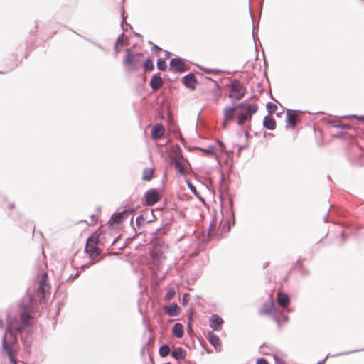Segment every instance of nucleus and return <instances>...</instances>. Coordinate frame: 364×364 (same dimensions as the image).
<instances>
[{
    "instance_id": "obj_1",
    "label": "nucleus",
    "mask_w": 364,
    "mask_h": 364,
    "mask_svg": "<svg viewBox=\"0 0 364 364\" xmlns=\"http://www.w3.org/2000/svg\"><path fill=\"white\" fill-rule=\"evenodd\" d=\"M20 307L22 309L21 320L18 321L16 318H13L8 315L6 331L2 338V350L7 355L12 364H18L16 360L18 350L17 335L23 329L31 325V317L28 312V306L22 304Z\"/></svg>"
},
{
    "instance_id": "obj_2",
    "label": "nucleus",
    "mask_w": 364,
    "mask_h": 364,
    "mask_svg": "<svg viewBox=\"0 0 364 364\" xmlns=\"http://www.w3.org/2000/svg\"><path fill=\"white\" fill-rule=\"evenodd\" d=\"M141 53H133L129 48H127L122 61L124 69L128 72L139 70L141 65Z\"/></svg>"
},
{
    "instance_id": "obj_3",
    "label": "nucleus",
    "mask_w": 364,
    "mask_h": 364,
    "mask_svg": "<svg viewBox=\"0 0 364 364\" xmlns=\"http://www.w3.org/2000/svg\"><path fill=\"white\" fill-rule=\"evenodd\" d=\"M258 110L257 104H247L243 108H240L237 112L236 120L237 124L240 126L244 124L246 121L252 119V117Z\"/></svg>"
},
{
    "instance_id": "obj_4",
    "label": "nucleus",
    "mask_w": 364,
    "mask_h": 364,
    "mask_svg": "<svg viewBox=\"0 0 364 364\" xmlns=\"http://www.w3.org/2000/svg\"><path fill=\"white\" fill-rule=\"evenodd\" d=\"M228 87L230 91V98L239 100L245 96L246 89L239 80H234L231 81L228 85Z\"/></svg>"
},
{
    "instance_id": "obj_5",
    "label": "nucleus",
    "mask_w": 364,
    "mask_h": 364,
    "mask_svg": "<svg viewBox=\"0 0 364 364\" xmlns=\"http://www.w3.org/2000/svg\"><path fill=\"white\" fill-rule=\"evenodd\" d=\"M168 249V245L164 242H159L154 244L150 254L152 259L155 261L161 262L165 259L164 254Z\"/></svg>"
},
{
    "instance_id": "obj_6",
    "label": "nucleus",
    "mask_w": 364,
    "mask_h": 364,
    "mask_svg": "<svg viewBox=\"0 0 364 364\" xmlns=\"http://www.w3.org/2000/svg\"><path fill=\"white\" fill-rule=\"evenodd\" d=\"M85 252L89 255L90 259H95L101 252L98 247V240L95 237H89L85 246Z\"/></svg>"
},
{
    "instance_id": "obj_7",
    "label": "nucleus",
    "mask_w": 364,
    "mask_h": 364,
    "mask_svg": "<svg viewBox=\"0 0 364 364\" xmlns=\"http://www.w3.org/2000/svg\"><path fill=\"white\" fill-rule=\"evenodd\" d=\"M245 105L246 102H241L235 107H226L223 110V119L225 121L233 120L239 109L243 108Z\"/></svg>"
},
{
    "instance_id": "obj_8",
    "label": "nucleus",
    "mask_w": 364,
    "mask_h": 364,
    "mask_svg": "<svg viewBox=\"0 0 364 364\" xmlns=\"http://www.w3.org/2000/svg\"><path fill=\"white\" fill-rule=\"evenodd\" d=\"M144 198L146 205L152 206L160 200V195L156 189L152 188L145 193Z\"/></svg>"
},
{
    "instance_id": "obj_9",
    "label": "nucleus",
    "mask_w": 364,
    "mask_h": 364,
    "mask_svg": "<svg viewBox=\"0 0 364 364\" xmlns=\"http://www.w3.org/2000/svg\"><path fill=\"white\" fill-rule=\"evenodd\" d=\"M185 163H188V161L181 155H177L173 159L174 166L180 176L186 173Z\"/></svg>"
},
{
    "instance_id": "obj_10",
    "label": "nucleus",
    "mask_w": 364,
    "mask_h": 364,
    "mask_svg": "<svg viewBox=\"0 0 364 364\" xmlns=\"http://www.w3.org/2000/svg\"><path fill=\"white\" fill-rule=\"evenodd\" d=\"M223 320L217 314H213L210 318V326L213 331H220Z\"/></svg>"
},
{
    "instance_id": "obj_11",
    "label": "nucleus",
    "mask_w": 364,
    "mask_h": 364,
    "mask_svg": "<svg viewBox=\"0 0 364 364\" xmlns=\"http://www.w3.org/2000/svg\"><path fill=\"white\" fill-rule=\"evenodd\" d=\"M183 85L190 89L193 90L197 84V80L193 73H190L182 79Z\"/></svg>"
},
{
    "instance_id": "obj_12",
    "label": "nucleus",
    "mask_w": 364,
    "mask_h": 364,
    "mask_svg": "<svg viewBox=\"0 0 364 364\" xmlns=\"http://www.w3.org/2000/svg\"><path fill=\"white\" fill-rule=\"evenodd\" d=\"M170 65L176 72L183 73L186 70L185 63L181 58H173L171 60Z\"/></svg>"
},
{
    "instance_id": "obj_13",
    "label": "nucleus",
    "mask_w": 364,
    "mask_h": 364,
    "mask_svg": "<svg viewBox=\"0 0 364 364\" xmlns=\"http://www.w3.org/2000/svg\"><path fill=\"white\" fill-rule=\"evenodd\" d=\"M164 135V127L161 124H155L151 130V136L154 139H161Z\"/></svg>"
},
{
    "instance_id": "obj_14",
    "label": "nucleus",
    "mask_w": 364,
    "mask_h": 364,
    "mask_svg": "<svg viewBox=\"0 0 364 364\" xmlns=\"http://www.w3.org/2000/svg\"><path fill=\"white\" fill-rule=\"evenodd\" d=\"M48 281V275L46 273L43 274L41 278L39 281V290L44 295L45 293L48 291L50 287L47 283Z\"/></svg>"
},
{
    "instance_id": "obj_15",
    "label": "nucleus",
    "mask_w": 364,
    "mask_h": 364,
    "mask_svg": "<svg viewBox=\"0 0 364 364\" xmlns=\"http://www.w3.org/2000/svg\"><path fill=\"white\" fill-rule=\"evenodd\" d=\"M298 115L295 112H289L287 113V126H289L291 128L294 129L297 123Z\"/></svg>"
},
{
    "instance_id": "obj_16",
    "label": "nucleus",
    "mask_w": 364,
    "mask_h": 364,
    "mask_svg": "<svg viewBox=\"0 0 364 364\" xmlns=\"http://www.w3.org/2000/svg\"><path fill=\"white\" fill-rule=\"evenodd\" d=\"M209 342L214 346L216 350H220L221 343L219 337L213 333H209L208 334Z\"/></svg>"
},
{
    "instance_id": "obj_17",
    "label": "nucleus",
    "mask_w": 364,
    "mask_h": 364,
    "mask_svg": "<svg viewBox=\"0 0 364 364\" xmlns=\"http://www.w3.org/2000/svg\"><path fill=\"white\" fill-rule=\"evenodd\" d=\"M164 311L168 316H177L179 312V307L176 303H172L165 308Z\"/></svg>"
},
{
    "instance_id": "obj_18",
    "label": "nucleus",
    "mask_w": 364,
    "mask_h": 364,
    "mask_svg": "<svg viewBox=\"0 0 364 364\" xmlns=\"http://www.w3.org/2000/svg\"><path fill=\"white\" fill-rule=\"evenodd\" d=\"M277 301L282 307L285 308L289 304V297L287 294L279 292L277 294Z\"/></svg>"
},
{
    "instance_id": "obj_19",
    "label": "nucleus",
    "mask_w": 364,
    "mask_h": 364,
    "mask_svg": "<svg viewBox=\"0 0 364 364\" xmlns=\"http://www.w3.org/2000/svg\"><path fill=\"white\" fill-rule=\"evenodd\" d=\"M163 85V81L161 77L157 75H154L150 81V86L153 90H157L159 89Z\"/></svg>"
},
{
    "instance_id": "obj_20",
    "label": "nucleus",
    "mask_w": 364,
    "mask_h": 364,
    "mask_svg": "<svg viewBox=\"0 0 364 364\" xmlns=\"http://www.w3.org/2000/svg\"><path fill=\"white\" fill-rule=\"evenodd\" d=\"M186 355V350L182 348L178 347L174 348L171 352V356L176 360H183L185 358Z\"/></svg>"
},
{
    "instance_id": "obj_21",
    "label": "nucleus",
    "mask_w": 364,
    "mask_h": 364,
    "mask_svg": "<svg viewBox=\"0 0 364 364\" xmlns=\"http://www.w3.org/2000/svg\"><path fill=\"white\" fill-rule=\"evenodd\" d=\"M172 332L177 338H182L184 334L183 326L180 323H175L173 326Z\"/></svg>"
},
{
    "instance_id": "obj_22",
    "label": "nucleus",
    "mask_w": 364,
    "mask_h": 364,
    "mask_svg": "<svg viewBox=\"0 0 364 364\" xmlns=\"http://www.w3.org/2000/svg\"><path fill=\"white\" fill-rule=\"evenodd\" d=\"M263 125L267 129L269 130H273L276 127V122L274 119L266 116L264 117L263 120Z\"/></svg>"
},
{
    "instance_id": "obj_23",
    "label": "nucleus",
    "mask_w": 364,
    "mask_h": 364,
    "mask_svg": "<svg viewBox=\"0 0 364 364\" xmlns=\"http://www.w3.org/2000/svg\"><path fill=\"white\" fill-rule=\"evenodd\" d=\"M220 234H223L224 232H227L228 231L230 230V222L229 220H227L224 222H221L220 225Z\"/></svg>"
},
{
    "instance_id": "obj_24",
    "label": "nucleus",
    "mask_w": 364,
    "mask_h": 364,
    "mask_svg": "<svg viewBox=\"0 0 364 364\" xmlns=\"http://www.w3.org/2000/svg\"><path fill=\"white\" fill-rule=\"evenodd\" d=\"M154 170L151 168H146L144 170L142 179L149 181L153 178Z\"/></svg>"
},
{
    "instance_id": "obj_25",
    "label": "nucleus",
    "mask_w": 364,
    "mask_h": 364,
    "mask_svg": "<svg viewBox=\"0 0 364 364\" xmlns=\"http://www.w3.org/2000/svg\"><path fill=\"white\" fill-rule=\"evenodd\" d=\"M126 215H127V212L123 211V212L119 213L116 215H114L112 218L114 223H119L122 221V220L124 219V218Z\"/></svg>"
},
{
    "instance_id": "obj_26",
    "label": "nucleus",
    "mask_w": 364,
    "mask_h": 364,
    "mask_svg": "<svg viewBox=\"0 0 364 364\" xmlns=\"http://www.w3.org/2000/svg\"><path fill=\"white\" fill-rule=\"evenodd\" d=\"M159 353L161 357H166L170 353V348L168 345H163L160 347Z\"/></svg>"
},
{
    "instance_id": "obj_27",
    "label": "nucleus",
    "mask_w": 364,
    "mask_h": 364,
    "mask_svg": "<svg viewBox=\"0 0 364 364\" xmlns=\"http://www.w3.org/2000/svg\"><path fill=\"white\" fill-rule=\"evenodd\" d=\"M201 70H203L204 73L207 74H218L220 73V70L219 69L216 68H208L203 66H198Z\"/></svg>"
},
{
    "instance_id": "obj_28",
    "label": "nucleus",
    "mask_w": 364,
    "mask_h": 364,
    "mask_svg": "<svg viewBox=\"0 0 364 364\" xmlns=\"http://www.w3.org/2000/svg\"><path fill=\"white\" fill-rule=\"evenodd\" d=\"M144 71H151L154 69V64L151 59L148 58L144 63Z\"/></svg>"
},
{
    "instance_id": "obj_29",
    "label": "nucleus",
    "mask_w": 364,
    "mask_h": 364,
    "mask_svg": "<svg viewBox=\"0 0 364 364\" xmlns=\"http://www.w3.org/2000/svg\"><path fill=\"white\" fill-rule=\"evenodd\" d=\"M273 306L270 304H264L262 309L260 310L261 314H269L272 312Z\"/></svg>"
},
{
    "instance_id": "obj_30",
    "label": "nucleus",
    "mask_w": 364,
    "mask_h": 364,
    "mask_svg": "<svg viewBox=\"0 0 364 364\" xmlns=\"http://www.w3.org/2000/svg\"><path fill=\"white\" fill-rule=\"evenodd\" d=\"M157 68L159 70L164 71L167 68L166 63L161 59H159L157 60Z\"/></svg>"
},
{
    "instance_id": "obj_31",
    "label": "nucleus",
    "mask_w": 364,
    "mask_h": 364,
    "mask_svg": "<svg viewBox=\"0 0 364 364\" xmlns=\"http://www.w3.org/2000/svg\"><path fill=\"white\" fill-rule=\"evenodd\" d=\"M175 294H176V291L173 289H169L165 295V300L169 301L171 299H172L174 296Z\"/></svg>"
},
{
    "instance_id": "obj_32",
    "label": "nucleus",
    "mask_w": 364,
    "mask_h": 364,
    "mask_svg": "<svg viewBox=\"0 0 364 364\" xmlns=\"http://www.w3.org/2000/svg\"><path fill=\"white\" fill-rule=\"evenodd\" d=\"M186 183H187V186L188 187V188L190 189V191L196 196H198V193L197 192V190L196 188V187L190 182L189 180H186Z\"/></svg>"
},
{
    "instance_id": "obj_33",
    "label": "nucleus",
    "mask_w": 364,
    "mask_h": 364,
    "mask_svg": "<svg viewBox=\"0 0 364 364\" xmlns=\"http://www.w3.org/2000/svg\"><path fill=\"white\" fill-rule=\"evenodd\" d=\"M215 226L216 225L215 224V222H212L211 224L209 226V228H208V237H213V232L215 229Z\"/></svg>"
},
{
    "instance_id": "obj_34",
    "label": "nucleus",
    "mask_w": 364,
    "mask_h": 364,
    "mask_svg": "<svg viewBox=\"0 0 364 364\" xmlns=\"http://www.w3.org/2000/svg\"><path fill=\"white\" fill-rule=\"evenodd\" d=\"M267 108L268 109V112L269 113H272V112H274L277 108V105L272 103V102H269L267 104Z\"/></svg>"
},
{
    "instance_id": "obj_35",
    "label": "nucleus",
    "mask_w": 364,
    "mask_h": 364,
    "mask_svg": "<svg viewBox=\"0 0 364 364\" xmlns=\"http://www.w3.org/2000/svg\"><path fill=\"white\" fill-rule=\"evenodd\" d=\"M124 33H121L117 39V41H116V43H115V48H117V47H118L119 46H122V43H123V41H124Z\"/></svg>"
},
{
    "instance_id": "obj_36",
    "label": "nucleus",
    "mask_w": 364,
    "mask_h": 364,
    "mask_svg": "<svg viewBox=\"0 0 364 364\" xmlns=\"http://www.w3.org/2000/svg\"><path fill=\"white\" fill-rule=\"evenodd\" d=\"M202 150L208 155H212L215 154V148L213 146H209L207 149H203Z\"/></svg>"
},
{
    "instance_id": "obj_37",
    "label": "nucleus",
    "mask_w": 364,
    "mask_h": 364,
    "mask_svg": "<svg viewBox=\"0 0 364 364\" xmlns=\"http://www.w3.org/2000/svg\"><path fill=\"white\" fill-rule=\"evenodd\" d=\"M190 299V295L188 294H184L182 298V305L186 306Z\"/></svg>"
},
{
    "instance_id": "obj_38",
    "label": "nucleus",
    "mask_w": 364,
    "mask_h": 364,
    "mask_svg": "<svg viewBox=\"0 0 364 364\" xmlns=\"http://www.w3.org/2000/svg\"><path fill=\"white\" fill-rule=\"evenodd\" d=\"M144 221V218L140 215V216H138L136 219V223L138 225H140L141 223Z\"/></svg>"
},
{
    "instance_id": "obj_39",
    "label": "nucleus",
    "mask_w": 364,
    "mask_h": 364,
    "mask_svg": "<svg viewBox=\"0 0 364 364\" xmlns=\"http://www.w3.org/2000/svg\"><path fill=\"white\" fill-rule=\"evenodd\" d=\"M257 364H269L266 359L259 358L257 361Z\"/></svg>"
},
{
    "instance_id": "obj_40",
    "label": "nucleus",
    "mask_w": 364,
    "mask_h": 364,
    "mask_svg": "<svg viewBox=\"0 0 364 364\" xmlns=\"http://www.w3.org/2000/svg\"><path fill=\"white\" fill-rule=\"evenodd\" d=\"M229 121H225V119H223V122H222V127L224 128V129H226L228 127V122Z\"/></svg>"
},
{
    "instance_id": "obj_41",
    "label": "nucleus",
    "mask_w": 364,
    "mask_h": 364,
    "mask_svg": "<svg viewBox=\"0 0 364 364\" xmlns=\"http://www.w3.org/2000/svg\"><path fill=\"white\" fill-rule=\"evenodd\" d=\"M275 360H276L277 364H284V362L281 359H279L277 357H275Z\"/></svg>"
},
{
    "instance_id": "obj_42",
    "label": "nucleus",
    "mask_w": 364,
    "mask_h": 364,
    "mask_svg": "<svg viewBox=\"0 0 364 364\" xmlns=\"http://www.w3.org/2000/svg\"><path fill=\"white\" fill-rule=\"evenodd\" d=\"M217 141H218V144L220 145L221 150H223V146H224L223 143L220 140H218Z\"/></svg>"
},
{
    "instance_id": "obj_43",
    "label": "nucleus",
    "mask_w": 364,
    "mask_h": 364,
    "mask_svg": "<svg viewBox=\"0 0 364 364\" xmlns=\"http://www.w3.org/2000/svg\"><path fill=\"white\" fill-rule=\"evenodd\" d=\"M154 49H156V50H161V48L158 47L156 45H154L153 46V49L152 50H154Z\"/></svg>"
},
{
    "instance_id": "obj_44",
    "label": "nucleus",
    "mask_w": 364,
    "mask_h": 364,
    "mask_svg": "<svg viewBox=\"0 0 364 364\" xmlns=\"http://www.w3.org/2000/svg\"><path fill=\"white\" fill-rule=\"evenodd\" d=\"M328 355L321 361L318 362L317 364H324L326 360L327 359Z\"/></svg>"
},
{
    "instance_id": "obj_45",
    "label": "nucleus",
    "mask_w": 364,
    "mask_h": 364,
    "mask_svg": "<svg viewBox=\"0 0 364 364\" xmlns=\"http://www.w3.org/2000/svg\"><path fill=\"white\" fill-rule=\"evenodd\" d=\"M170 55H171V53H170V52L166 51V54H165V56H166V58H169V57H170Z\"/></svg>"
},
{
    "instance_id": "obj_46",
    "label": "nucleus",
    "mask_w": 364,
    "mask_h": 364,
    "mask_svg": "<svg viewBox=\"0 0 364 364\" xmlns=\"http://www.w3.org/2000/svg\"><path fill=\"white\" fill-rule=\"evenodd\" d=\"M4 326L3 320L0 319V328H2Z\"/></svg>"
},
{
    "instance_id": "obj_47",
    "label": "nucleus",
    "mask_w": 364,
    "mask_h": 364,
    "mask_svg": "<svg viewBox=\"0 0 364 364\" xmlns=\"http://www.w3.org/2000/svg\"><path fill=\"white\" fill-rule=\"evenodd\" d=\"M28 300H29V302L31 303L33 300V297L31 295L29 296V298H28Z\"/></svg>"
},
{
    "instance_id": "obj_48",
    "label": "nucleus",
    "mask_w": 364,
    "mask_h": 364,
    "mask_svg": "<svg viewBox=\"0 0 364 364\" xmlns=\"http://www.w3.org/2000/svg\"><path fill=\"white\" fill-rule=\"evenodd\" d=\"M342 127L343 128H349V126L348 125H343Z\"/></svg>"
},
{
    "instance_id": "obj_49",
    "label": "nucleus",
    "mask_w": 364,
    "mask_h": 364,
    "mask_svg": "<svg viewBox=\"0 0 364 364\" xmlns=\"http://www.w3.org/2000/svg\"><path fill=\"white\" fill-rule=\"evenodd\" d=\"M115 50H116L117 53L119 52L118 47H117V48H115Z\"/></svg>"
},
{
    "instance_id": "obj_50",
    "label": "nucleus",
    "mask_w": 364,
    "mask_h": 364,
    "mask_svg": "<svg viewBox=\"0 0 364 364\" xmlns=\"http://www.w3.org/2000/svg\"><path fill=\"white\" fill-rule=\"evenodd\" d=\"M359 118L364 119V116H360V117H359Z\"/></svg>"
},
{
    "instance_id": "obj_51",
    "label": "nucleus",
    "mask_w": 364,
    "mask_h": 364,
    "mask_svg": "<svg viewBox=\"0 0 364 364\" xmlns=\"http://www.w3.org/2000/svg\"><path fill=\"white\" fill-rule=\"evenodd\" d=\"M124 9L122 8V15H124Z\"/></svg>"
},
{
    "instance_id": "obj_52",
    "label": "nucleus",
    "mask_w": 364,
    "mask_h": 364,
    "mask_svg": "<svg viewBox=\"0 0 364 364\" xmlns=\"http://www.w3.org/2000/svg\"><path fill=\"white\" fill-rule=\"evenodd\" d=\"M277 323H279V318H277Z\"/></svg>"
},
{
    "instance_id": "obj_53",
    "label": "nucleus",
    "mask_w": 364,
    "mask_h": 364,
    "mask_svg": "<svg viewBox=\"0 0 364 364\" xmlns=\"http://www.w3.org/2000/svg\"><path fill=\"white\" fill-rule=\"evenodd\" d=\"M324 220L325 222H327V218H325Z\"/></svg>"
},
{
    "instance_id": "obj_54",
    "label": "nucleus",
    "mask_w": 364,
    "mask_h": 364,
    "mask_svg": "<svg viewBox=\"0 0 364 364\" xmlns=\"http://www.w3.org/2000/svg\"><path fill=\"white\" fill-rule=\"evenodd\" d=\"M22 364H26L25 363H22Z\"/></svg>"
}]
</instances>
